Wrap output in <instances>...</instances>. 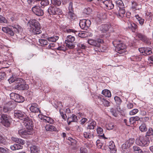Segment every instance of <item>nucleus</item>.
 Segmentation results:
<instances>
[{
    "label": "nucleus",
    "instance_id": "obj_58",
    "mask_svg": "<svg viewBox=\"0 0 153 153\" xmlns=\"http://www.w3.org/2000/svg\"><path fill=\"white\" fill-rule=\"evenodd\" d=\"M7 33L11 36H13L14 35V32L13 31L12 28L11 29L9 28Z\"/></svg>",
    "mask_w": 153,
    "mask_h": 153
},
{
    "label": "nucleus",
    "instance_id": "obj_50",
    "mask_svg": "<svg viewBox=\"0 0 153 153\" xmlns=\"http://www.w3.org/2000/svg\"><path fill=\"white\" fill-rule=\"evenodd\" d=\"M139 111L137 109H134L131 111L129 112V114L130 115H133L137 113Z\"/></svg>",
    "mask_w": 153,
    "mask_h": 153
},
{
    "label": "nucleus",
    "instance_id": "obj_29",
    "mask_svg": "<svg viewBox=\"0 0 153 153\" xmlns=\"http://www.w3.org/2000/svg\"><path fill=\"white\" fill-rule=\"evenodd\" d=\"M31 153H39L40 151L39 147L35 146H33L30 148Z\"/></svg>",
    "mask_w": 153,
    "mask_h": 153
},
{
    "label": "nucleus",
    "instance_id": "obj_62",
    "mask_svg": "<svg viewBox=\"0 0 153 153\" xmlns=\"http://www.w3.org/2000/svg\"><path fill=\"white\" fill-rule=\"evenodd\" d=\"M133 59H134V60L135 61H140L141 59V56H134L133 57Z\"/></svg>",
    "mask_w": 153,
    "mask_h": 153
},
{
    "label": "nucleus",
    "instance_id": "obj_15",
    "mask_svg": "<svg viewBox=\"0 0 153 153\" xmlns=\"http://www.w3.org/2000/svg\"><path fill=\"white\" fill-rule=\"evenodd\" d=\"M15 89L18 90H27L28 88V85L26 84H24L22 83H19L15 85L14 87Z\"/></svg>",
    "mask_w": 153,
    "mask_h": 153
},
{
    "label": "nucleus",
    "instance_id": "obj_59",
    "mask_svg": "<svg viewBox=\"0 0 153 153\" xmlns=\"http://www.w3.org/2000/svg\"><path fill=\"white\" fill-rule=\"evenodd\" d=\"M8 149L6 147H1V152L2 153H7Z\"/></svg>",
    "mask_w": 153,
    "mask_h": 153
},
{
    "label": "nucleus",
    "instance_id": "obj_60",
    "mask_svg": "<svg viewBox=\"0 0 153 153\" xmlns=\"http://www.w3.org/2000/svg\"><path fill=\"white\" fill-rule=\"evenodd\" d=\"M87 149L86 148L81 147L80 149L79 153H87Z\"/></svg>",
    "mask_w": 153,
    "mask_h": 153
},
{
    "label": "nucleus",
    "instance_id": "obj_18",
    "mask_svg": "<svg viewBox=\"0 0 153 153\" xmlns=\"http://www.w3.org/2000/svg\"><path fill=\"white\" fill-rule=\"evenodd\" d=\"M103 4L106 6V8L110 10L113 8L114 7V4L110 0H106L102 1Z\"/></svg>",
    "mask_w": 153,
    "mask_h": 153
},
{
    "label": "nucleus",
    "instance_id": "obj_31",
    "mask_svg": "<svg viewBox=\"0 0 153 153\" xmlns=\"http://www.w3.org/2000/svg\"><path fill=\"white\" fill-rule=\"evenodd\" d=\"M45 130L47 131H54L56 130V128L52 125H47L45 126Z\"/></svg>",
    "mask_w": 153,
    "mask_h": 153
},
{
    "label": "nucleus",
    "instance_id": "obj_2",
    "mask_svg": "<svg viewBox=\"0 0 153 153\" xmlns=\"http://www.w3.org/2000/svg\"><path fill=\"white\" fill-rule=\"evenodd\" d=\"M14 115L16 117L26 122L25 123L26 124V127L27 128L29 129L33 128V126L32 123V122L30 121V122H28L29 118L26 116L24 112L20 111H15Z\"/></svg>",
    "mask_w": 153,
    "mask_h": 153
},
{
    "label": "nucleus",
    "instance_id": "obj_52",
    "mask_svg": "<svg viewBox=\"0 0 153 153\" xmlns=\"http://www.w3.org/2000/svg\"><path fill=\"white\" fill-rule=\"evenodd\" d=\"M15 78L16 79L15 82V83H16L15 85L19 83H22V82H23V80L22 79L18 78Z\"/></svg>",
    "mask_w": 153,
    "mask_h": 153
},
{
    "label": "nucleus",
    "instance_id": "obj_54",
    "mask_svg": "<svg viewBox=\"0 0 153 153\" xmlns=\"http://www.w3.org/2000/svg\"><path fill=\"white\" fill-rule=\"evenodd\" d=\"M136 36L140 39L142 40L143 41L144 40L145 38H144V36L142 34L139 33H137Z\"/></svg>",
    "mask_w": 153,
    "mask_h": 153
},
{
    "label": "nucleus",
    "instance_id": "obj_34",
    "mask_svg": "<svg viewBox=\"0 0 153 153\" xmlns=\"http://www.w3.org/2000/svg\"><path fill=\"white\" fill-rule=\"evenodd\" d=\"M140 120V118L138 116L132 117L129 119V122L131 123L134 124L136 121Z\"/></svg>",
    "mask_w": 153,
    "mask_h": 153
},
{
    "label": "nucleus",
    "instance_id": "obj_57",
    "mask_svg": "<svg viewBox=\"0 0 153 153\" xmlns=\"http://www.w3.org/2000/svg\"><path fill=\"white\" fill-rule=\"evenodd\" d=\"M115 145L113 141H110L109 143V145L108 146L109 148L111 150L112 149H114L115 147Z\"/></svg>",
    "mask_w": 153,
    "mask_h": 153
},
{
    "label": "nucleus",
    "instance_id": "obj_17",
    "mask_svg": "<svg viewBox=\"0 0 153 153\" xmlns=\"http://www.w3.org/2000/svg\"><path fill=\"white\" fill-rule=\"evenodd\" d=\"M68 33H74L76 35H78L79 37L81 38H84L85 37V34L82 32L79 33V32L76 30L72 29H68L67 30Z\"/></svg>",
    "mask_w": 153,
    "mask_h": 153
},
{
    "label": "nucleus",
    "instance_id": "obj_12",
    "mask_svg": "<svg viewBox=\"0 0 153 153\" xmlns=\"http://www.w3.org/2000/svg\"><path fill=\"white\" fill-rule=\"evenodd\" d=\"M32 10L33 12L37 16H41L44 14L43 10L39 6H35L32 8Z\"/></svg>",
    "mask_w": 153,
    "mask_h": 153
},
{
    "label": "nucleus",
    "instance_id": "obj_55",
    "mask_svg": "<svg viewBox=\"0 0 153 153\" xmlns=\"http://www.w3.org/2000/svg\"><path fill=\"white\" fill-rule=\"evenodd\" d=\"M153 134V131L152 128H150L148 131L147 132L146 135L147 137L148 136H150V135Z\"/></svg>",
    "mask_w": 153,
    "mask_h": 153
},
{
    "label": "nucleus",
    "instance_id": "obj_14",
    "mask_svg": "<svg viewBox=\"0 0 153 153\" xmlns=\"http://www.w3.org/2000/svg\"><path fill=\"white\" fill-rule=\"evenodd\" d=\"M139 50L140 53H144L143 55H149L152 53V49L149 48H139Z\"/></svg>",
    "mask_w": 153,
    "mask_h": 153
},
{
    "label": "nucleus",
    "instance_id": "obj_64",
    "mask_svg": "<svg viewBox=\"0 0 153 153\" xmlns=\"http://www.w3.org/2000/svg\"><path fill=\"white\" fill-rule=\"evenodd\" d=\"M55 44L54 43H51L48 45L47 48L48 49H53V48L55 46Z\"/></svg>",
    "mask_w": 153,
    "mask_h": 153
},
{
    "label": "nucleus",
    "instance_id": "obj_13",
    "mask_svg": "<svg viewBox=\"0 0 153 153\" xmlns=\"http://www.w3.org/2000/svg\"><path fill=\"white\" fill-rule=\"evenodd\" d=\"M18 133L21 137L26 138L27 135L31 134V132L30 131L22 129L19 130L18 131Z\"/></svg>",
    "mask_w": 153,
    "mask_h": 153
},
{
    "label": "nucleus",
    "instance_id": "obj_28",
    "mask_svg": "<svg viewBox=\"0 0 153 153\" xmlns=\"http://www.w3.org/2000/svg\"><path fill=\"white\" fill-rule=\"evenodd\" d=\"M22 145L19 144H15L13 145H11L10 146V149L12 150H16L22 149L23 148Z\"/></svg>",
    "mask_w": 153,
    "mask_h": 153
},
{
    "label": "nucleus",
    "instance_id": "obj_53",
    "mask_svg": "<svg viewBox=\"0 0 153 153\" xmlns=\"http://www.w3.org/2000/svg\"><path fill=\"white\" fill-rule=\"evenodd\" d=\"M114 127V125L112 123H110L107 126V128L108 130H111L113 129Z\"/></svg>",
    "mask_w": 153,
    "mask_h": 153
},
{
    "label": "nucleus",
    "instance_id": "obj_49",
    "mask_svg": "<svg viewBox=\"0 0 153 153\" xmlns=\"http://www.w3.org/2000/svg\"><path fill=\"white\" fill-rule=\"evenodd\" d=\"M78 48L79 49H85L86 48V46L83 44L81 43H78L77 44Z\"/></svg>",
    "mask_w": 153,
    "mask_h": 153
},
{
    "label": "nucleus",
    "instance_id": "obj_8",
    "mask_svg": "<svg viewBox=\"0 0 153 153\" xmlns=\"http://www.w3.org/2000/svg\"><path fill=\"white\" fill-rule=\"evenodd\" d=\"M91 23L89 20L82 19L80 21L79 25L82 29L87 30L90 26Z\"/></svg>",
    "mask_w": 153,
    "mask_h": 153
},
{
    "label": "nucleus",
    "instance_id": "obj_11",
    "mask_svg": "<svg viewBox=\"0 0 153 153\" xmlns=\"http://www.w3.org/2000/svg\"><path fill=\"white\" fill-rule=\"evenodd\" d=\"M103 40L101 39H98L97 40H94L92 39H88V42L90 45L96 47H100V43H103Z\"/></svg>",
    "mask_w": 153,
    "mask_h": 153
},
{
    "label": "nucleus",
    "instance_id": "obj_10",
    "mask_svg": "<svg viewBox=\"0 0 153 153\" xmlns=\"http://www.w3.org/2000/svg\"><path fill=\"white\" fill-rule=\"evenodd\" d=\"M67 16L69 19L71 20H74L76 18L75 15L74 13L73 4L71 2H70L68 7Z\"/></svg>",
    "mask_w": 153,
    "mask_h": 153
},
{
    "label": "nucleus",
    "instance_id": "obj_41",
    "mask_svg": "<svg viewBox=\"0 0 153 153\" xmlns=\"http://www.w3.org/2000/svg\"><path fill=\"white\" fill-rule=\"evenodd\" d=\"M75 40L74 36L71 35L68 36L67 37V39L65 41L69 42H73Z\"/></svg>",
    "mask_w": 153,
    "mask_h": 153
},
{
    "label": "nucleus",
    "instance_id": "obj_5",
    "mask_svg": "<svg viewBox=\"0 0 153 153\" xmlns=\"http://www.w3.org/2000/svg\"><path fill=\"white\" fill-rule=\"evenodd\" d=\"M113 44L116 47L115 51L117 53L122 54L126 52V46L124 43H120L117 44L116 41H114L113 42Z\"/></svg>",
    "mask_w": 153,
    "mask_h": 153
},
{
    "label": "nucleus",
    "instance_id": "obj_42",
    "mask_svg": "<svg viewBox=\"0 0 153 153\" xmlns=\"http://www.w3.org/2000/svg\"><path fill=\"white\" fill-rule=\"evenodd\" d=\"M51 2L54 5L59 6L61 4L60 0H51Z\"/></svg>",
    "mask_w": 153,
    "mask_h": 153
},
{
    "label": "nucleus",
    "instance_id": "obj_56",
    "mask_svg": "<svg viewBox=\"0 0 153 153\" xmlns=\"http://www.w3.org/2000/svg\"><path fill=\"white\" fill-rule=\"evenodd\" d=\"M133 150L135 153H137L139 150L141 149L139 147L136 146H133Z\"/></svg>",
    "mask_w": 153,
    "mask_h": 153
},
{
    "label": "nucleus",
    "instance_id": "obj_26",
    "mask_svg": "<svg viewBox=\"0 0 153 153\" xmlns=\"http://www.w3.org/2000/svg\"><path fill=\"white\" fill-rule=\"evenodd\" d=\"M43 121L44 122L49 123H52L53 122V120L51 118L46 116H43Z\"/></svg>",
    "mask_w": 153,
    "mask_h": 153
},
{
    "label": "nucleus",
    "instance_id": "obj_3",
    "mask_svg": "<svg viewBox=\"0 0 153 153\" xmlns=\"http://www.w3.org/2000/svg\"><path fill=\"white\" fill-rule=\"evenodd\" d=\"M116 3L118 11L114 12V13L119 18H122L124 17L125 13L124 4L121 0H117L116 1Z\"/></svg>",
    "mask_w": 153,
    "mask_h": 153
},
{
    "label": "nucleus",
    "instance_id": "obj_38",
    "mask_svg": "<svg viewBox=\"0 0 153 153\" xmlns=\"http://www.w3.org/2000/svg\"><path fill=\"white\" fill-rule=\"evenodd\" d=\"M9 16L12 21H13L18 19V14L12 13L11 14L9 15Z\"/></svg>",
    "mask_w": 153,
    "mask_h": 153
},
{
    "label": "nucleus",
    "instance_id": "obj_30",
    "mask_svg": "<svg viewBox=\"0 0 153 153\" xmlns=\"http://www.w3.org/2000/svg\"><path fill=\"white\" fill-rule=\"evenodd\" d=\"M10 102H5L4 104L5 105L3 108V110L4 112H7L10 109V105H11Z\"/></svg>",
    "mask_w": 153,
    "mask_h": 153
},
{
    "label": "nucleus",
    "instance_id": "obj_19",
    "mask_svg": "<svg viewBox=\"0 0 153 153\" xmlns=\"http://www.w3.org/2000/svg\"><path fill=\"white\" fill-rule=\"evenodd\" d=\"M127 24L128 28L132 30V32H135L137 28V25L135 23L130 21H128L127 22Z\"/></svg>",
    "mask_w": 153,
    "mask_h": 153
},
{
    "label": "nucleus",
    "instance_id": "obj_47",
    "mask_svg": "<svg viewBox=\"0 0 153 153\" xmlns=\"http://www.w3.org/2000/svg\"><path fill=\"white\" fill-rule=\"evenodd\" d=\"M19 25H14L12 28L14 33H19Z\"/></svg>",
    "mask_w": 153,
    "mask_h": 153
},
{
    "label": "nucleus",
    "instance_id": "obj_24",
    "mask_svg": "<svg viewBox=\"0 0 153 153\" xmlns=\"http://www.w3.org/2000/svg\"><path fill=\"white\" fill-rule=\"evenodd\" d=\"M110 27L107 25H102L99 27V29L101 33H106Z\"/></svg>",
    "mask_w": 153,
    "mask_h": 153
},
{
    "label": "nucleus",
    "instance_id": "obj_22",
    "mask_svg": "<svg viewBox=\"0 0 153 153\" xmlns=\"http://www.w3.org/2000/svg\"><path fill=\"white\" fill-rule=\"evenodd\" d=\"M98 99L102 102L103 105L105 106L108 107L110 105V102L102 98L101 96H98Z\"/></svg>",
    "mask_w": 153,
    "mask_h": 153
},
{
    "label": "nucleus",
    "instance_id": "obj_20",
    "mask_svg": "<svg viewBox=\"0 0 153 153\" xmlns=\"http://www.w3.org/2000/svg\"><path fill=\"white\" fill-rule=\"evenodd\" d=\"M100 139L101 138V139H103L104 140H105L107 138L105 137L104 134H103L102 135H100ZM102 140H97L96 141V145L97 147L99 149L101 148L103 146V144L102 143Z\"/></svg>",
    "mask_w": 153,
    "mask_h": 153
},
{
    "label": "nucleus",
    "instance_id": "obj_25",
    "mask_svg": "<svg viewBox=\"0 0 153 153\" xmlns=\"http://www.w3.org/2000/svg\"><path fill=\"white\" fill-rule=\"evenodd\" d=\"M78 120L77 117L73 114L68 119V125L71 122H76Z\"/></svg>",
    "mask_w": 153,
    "mask_h": 153
},
{
    "label": "nucleus",
    "instance_id": "obj_61",
    "mask_svg": "<svg viewBox=\"0 0 153 153\" xmlns=\"http://www.w3.org/2000/svg\"><path fill=\"white\" fill-rule=\"evenodd\" d=\"M19 144H20L21 145H23L25 144V142L23 140L20 138H18L17 141V142Z\"/></svg>",
    "mask_w": 153,
    "mask_h": 153
},
{
    "label": "nucleus",
    "instance_id": "obj_32",
    "mask_svg": "<svg viewBox=\"0 0 153 153\" xmlns=\"http://www.w3.org/2000/svg\"><path fill=\"white\" fill-rule=\"evenodd\" d=\"M153 16L152 13L150 12H147L146 13L145 19L147 21H151L152 19Z\"/></svg>",
    "mask_w": 153,
    "mask_h": 153
},
{
    "label": "nucleus",
    "instance_id": "obj_16",
    "mask_svg": "<svg viewBox=\"0 0 153 153\" xmlns=\"http://www.w3.org/2000/svg\"><path fill=\"white\" fill-rule=\"evenodd\" d=\"M30 111L35 113H40V111L38 107V105L36 103H33L31 104V106L30 108Z\"/></svg>",
    "mask_w": 153,
    "mask_h": 153
},
{
    "label": "nucleus",
    "instance_id": "obj_21",
    "mask_svg": "<svg viewBox=\"0 0 153 153\" xmlns=\"http://www.w3.org/2000/svg\"><path fill=\"white\" fill-rule=\"evenodd\" d=\"M1 56L2 58H3L2 59L3 61L2 62H1V64L2 65H3L2 66L1 68H7L8 67V65L7 62V61L8 59V56L5 55H4L3 57V56Z\"/></svg>",
    "mask_w": 153,
    "mask_h": 153
},
{
    "label": "nucleus",
    "instance_id": "obj_27",
    "mask_svg": "<svg viewBox=\"0 0 153 153\" xmlns=\"http://www.w3.org/2000/svg\"><path fill=\"white\" fill-rule=\"evenodd\" d=\"M43 38H46L49 41L52 42H56L59 39L58 36H53L52 37H49L45 36V34H43Z\"/></svg>",
    "mask_w": 153,
    "mask_h": 153
},
{
    "label": "nucleus",
    "instance_id": "obj_39",
    "mask_svg": "<svg viewBox=\"0 0 153 153\" xmlns=\"http://www.w3.org/2000/svg\"><path fill=\"white\" fill-rule=\"evenodd\" d=\"M65 42L66 44V47H67L68 49V48L73 49L74 48V46L73 42L65 41Z\"/></svg>",
    "mask_w": 153,
    "mask_h": 153
},
{
    "label": "nucleus",
    "instance_id": "obj_1",
    "mask_svg": "<svg viewBox=\"0 0 153 153\" xmlns=\"http://www.w3.org/2000/svg\"><path fill=\"white\" fill-rule=\"evenodd\" d=\"M27 26L30 31L34 34L42 33L41 26L39 22L35 19H30L27 22Z\"/></svg>",
    "mask_w": 153,
    "mask_h": 153
},
{
    "label": "nucleus",
    "instance_id": "obj_43",
    "mask_svg": "<svg viewBox=\"0 0 153 153\" xmlns=\"http://www.w3.org/2000/svg\"><path fill=\"white\" fill-rule=\"evenodd\" d=\"M39 42L42 46L46 45L48 44L47 41L44 39H40L39 40Z\"/></svg>",
    "mask_w": 153,
    "mask_h": 153
},
{
    "label": "nucleus",
    "instance_id": "obj_40",
    "mask_svg": "<svg viewBox=\"0 0 153 153\" xmlns=\"http://www.w3.org/2000/svg\"><path fill=\"white\" fill-rule=\"evenodd\" d=\"M140 130L142 132H145L147 130L146 125L144 123H142L139 127Z\"/></svg>",
    "mask_w": 153,
    "mask_h": 153
},
{
    "label": "nucleus",
    "instance_id": "obj_23",
    "mask_svg": "<svg viewBox=\"0 0 153 153\" xmlns=\"http://www.w3.org/2000/svg\"><path fill=\"white\" fill-rule=\"evenodd\" d=\"M131 8L134 10H139L141 9V6L140 4H138L136 2L133 1L131 3Z\"/></svg>",
    "mask_w": 153,
    "mask_h": 153
},
{
    "label": "nucleus",
    "instance_id": "obj_46",
    "mask_svg": "<svg viewBox=\"0 0 153 153\" xmlns=\"http://www.w3.org/2000/svg\"><path fill=\"white\" fill-rule=\"evenodd\" d=\"M91 9L89 7L85 8L84 10V12L88 15L91 13Z\"/></svg>",
    "mask_w": 153,
    "mask_h": 153
},
{
    "label": "nucleus",
    "instance_id": "obj_37",
    "mask_svg": "<svg viewBox=\"0 0 153 153\" xmlns=\"http://www.w3.org/2000/svg\"><path fill=\"white\" fill-rule=\"evenodd\" d=\"M38 1H41L40 4L41 5L42 7H44L45 6L48 5L49 2L48 0H36Z\"/></svg>",
    "mask_w": 153,
    "mask_h": 153
},
{
    "label": "nucleus",
    "instance_id": "obj_51",
    "mask_svg": "<svg viewBox=\"0 0 153 153\" xmlns=\"http://www.w3.org/2000/svg\"><path fill=\"white\" fill-rule=\"evenodd\" d=\"M114 99L117 104L120 105L121 103L122 100L120 97L117 96H115Z\"/></svg>",
    "mask_w": 153,
    "mask_h": 153
},
{
    "label": "nucleus",
    "instance_id": "obj_63",
    "mask_svg": "<svg viewBox=\"0 0 153 153\" xmlns=\"http://www.w3.org/2000/svg\"><path fill=\"white\" fill-rule=\"evenodd\" d=\"M98 134H102L103 133V129L101 127H98L97 129Z\"/></svg>",
    "mask_w": 153,
    "mask_h": 153
},
{
    "label": "nucleus",
    "instance_id": "obj_6",
    "mask_svg": "<svg viewBox=\"0 0 153 153\" xmlns=\"http://www.w3.org/2000/svg\"><path fill=\"white\" fill-rule=\"evenodd\" d=\"M48 11L50 15H60L62 13V11L61 9L54 7H50Z\"/></svg>",
    "mask_w": 153,
    "mask_h": 153
},
{
    "label": "nucleus",
    "instance_id": "obj_45",
    "mask_svg": "<svg viewBox=\"0 0 153 153\" xmlns=\"http://www.w3.org/2000/svg\"><path fill=\"white\" fill-rule=\"evenodd\" d=\"M57 49L59 51H65L68 50L67 47H65L64 45H62L61 46H59L57 48Z\"/></svg>",
    "mask_w": 153,
    "mask_h": 153
},
{
    "label": "nucleus",
    "instance_id": "obj_35",
    "mask_svg": "<svg viewBox=\"0 0 153 153\" xmlns=\"http://www.w3.org/2000/svg\"><path fill=\"white\" fill-rule=\"evenodd\" d=\"M102 94L105 97H111V94L110 91L107 89L103 90L102 92Z\"/></svg>",
    "mask_w": 153,
    "mask_h": 153
},
{
    "label": "nucleus",
    "instance_id": "obj_48",
    "mask_svg": "<svg viewBox=\"0 0 153 153\" xmlns=\"http://www.w3.org/2000/svg\"><path fill=\"white\" fill-rule=\"evenodd\" d=\"M6 138L5 137L1 136V144L5 145L6 143Z\"/></svg>",
    "mask_w": 153,
    "mask_h": 153
},
{
    "label": "nucleus",
    "instance_id": "obj_9",
    "mask_svg": "<svg viewBox=\"0 0 153 153\" xmlns=\"http://www.w3.org/2000/svg\"><path fill=\"white\" fill-rule=\"evenodd\" d=\"M1 123L3 125L6 127H9L10 125L9 117L6 114H3L1 117Z\"/></svg>",
    "mask_w": 153,
    "mask_h": 153
},
{
    "label": "nucleus",
    "instance_id": "obj_4",
    "mask_svg": "<svg viewBox=\"0 0 153 153\" xmlns=\"http://www.w3.org/2000/svg\"><path fill=\"white\" fill-rule=\"evenodd\" d=\"M149 137L147 136L145 137L140 136L139 138H137L136 140V143L140 146H146L149 143Z\"/></svg>",
    "mask_w": 153,
    "mask_h": 153
},
{
    "label": "nucleus",
    "instance_id": "obj_33",
    "mask_svg": "<svg viewBox=\"0 0 153 153\" xmlns=\"http://www.w3.org/2000/svg\"><path fill=\"white\" fill-rule=\"evenodd\" d=\"M96 125V123L95 121H93L88 123L87 128L89 129H93Z\"/></svg>",
    "mask_w": 153,
    "mask_h": 153
},
{
    "label": "nucleus",
    "instance_id": "obj_44",
    "mask_svg": "<svg viewBox=\"0 0 153 153\" xmlns=\"http://www.w3.org/2000/svg\"><path fill=\"white\" fill-rule=\"evenodd\" d=\"M129 147L131 146L134 142V139L133 138H130L126 142Z\"/></svg>",
    "mask_w": 153,
    "mask_h": 153
},
{
    "label": "nucleus",
    "instance_id": "obj_7",
    "mask_svg": "<svg viewBox=\"0 0 153 153\" xmlns=\"http://www.w3.org/2000/svg\"><path fill=\"white\" fill-rule=\"evenodd\" d=\"M10 98L18 102H22L24 100V98L20 95L14 93H12L10 95Z\"/></svg>",
    "mask_w": 153,
    "mask_h": 153
},
{
    "label": "nucleus",
    "instance_id": "obj_36",
    "mask_svg": "<svg viewBox=\"0 0 153 153\" xmlns=\"http://www.w3.org/2000/svg\"><path fill=\"white\" fill-rule=\"evenodd\" d=\"M68 140V143L69 144L74 146L76 145V140L71 137H69Z\"/></svg>",
    "mask_w": 153,
    "mask_h": 153
}]
</instances>
